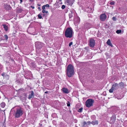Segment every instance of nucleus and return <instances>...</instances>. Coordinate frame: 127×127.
I'll return each mask as SVG.
<instances>
[{
	"label": "nucleus",
	"instance_id": "obj_1",
	"mask_svg": "<svg viewBox=\"0 0 127 127\" xmlns=\"http://www.w3.org/2000/svg\"><path fill=\"white\" fill-rule=\"evenodd\" d=\"M74 73V70L73 66L71 64H69L67 66V74L69 77H71Z\"/></svg>",
	"mask_w": 127,
	"mask_h": 127
},
{
	"label": "nucleus",
	"instance_id": "obj_2",
	"mask_svg": "<svg viewBox=\"0 0 127 127\" xmlns=\"http://www.w3.org/2000/svg\"><path fill=\"white\" fill-rule=\"evenodd\" d=\"M65 35L66 37H71L72 35V29L69 28L67 29L65 32Z\"/></svg>",
	"mask_w": 127,
	"mask_h": 127
},
{
	"label": "nucleus",
	"instance_id": "obj_3",
	"mask_svg": "<svg viewBox=\"0 0 127 127\" xmlns=\"http://www.w3.org/2000/svg\"><path fill=\"white\" fill-rule=\"evenodd\" d=\"M23 113V111L21 108H20L17 109L15 114V117L16 118H19L22 116Z\"/></svg>",
	"mask_w": 127,
	"mask_h": 127
},
{
	"label": "nucleus",
	"instance_id": "obj_4",
	"mask_svg": "<svg viewBox=\"0 0 127 127\" xmlns=\"http://www.w3.org/2000/svg\"><path fill=\"white\" fill-rule=\"evenodd\" d=\"M94 102V100L93 99H87L86 102V106L88 107H90L93 106V104Z\"/></svg>",
	"mask_w": 127,
	"mask_h": 127
},
{
	"label": "nucleus",
	"instance_id": "obj_5",
	"mask_svg": "<svg viewBox=\"0 0 127 127\" xmlns=\"http://www.w3.org/2000/svg\"><path fill=\"white\" fill-rule=\"evenodd\" d=\"M35 44L36 48L38 49H40L44 46L43 43L39 42H36Z\"/></svg>",
	"mask_w": 127,
	"mask_h": 127
},
{
	"label": "nucleus",
	"instance_id": "obj_6",
	"mask_svg": "<svg viewBox=\"0 0 127 127\" xmlns=\"http://www.w3.org/2000/svg\"><path fill=\"white\" fill-rule=\"evenodd\" d=\"M95 45V40L93 38H91L90 39L89 45V46L92 48L94 47Z\"/></svg>",
	"mask_w": 127,
	"mask_h": 127
},
{
	"label": "nucleus",
	"instance_id": "obj_7",
	"mask_svg": "<svg viewBox=\"0 0 127 127\" xmlns=\"http://www.w3.org/2000/svg\"><path fill=\"white\" fill-rule=\"evenodd\" d=\"M92 26V25L88 22L85 23L84 24V29H89Z\"/></svg>",
	"mask_w": 127,
	"mask_h": 127
},
{
	"label": "nucleus",
	"instance_id": "obj_8",
	"mask_svg": "<svg viewBox=\"0 0 127 127\" xmlns=\"http://www.w3.org/2000/svg\"><path fill=\"white\" fill-rule=\"evenodd\" d=\"M106 15L104 13L101 14L100 16V19L102 21H104L106 20Z\"/></svg>",
	"mask_w": 127,
	"mask_h": 127
},
{
	"label": "nucleus",
	"instance_id": "obj_9",
	"mask_svg": "<svg viewBox=\"0 0 127 127\" xmlns=\"http://www.w3.org/2000/svg\"><path fill=\"white\" fill-rule=\"evenodd\" d=\"M112 88H114V90H116L119 88V84L117 83H115L113 85Z\"/></svg>",
	"mask_w": 127,
	"mask_h": 127
},
{
	"label": "nucleus",
	"instance_id": "obj_10",
	"mask_svg": "<svg viewBox=\"0 0 127 127\" xmlns=\"http://www.w3.org/2000/svg\"><path fill=\"white\" fill-rule=\"evenodd\" d=\"M30 94L28 97V98L29 99H30L31 98L33 97L34 96V93L33 91H31Z\"/></svg>",
	"mask_w": 127,
	"mask_h": 127
},
{
	"label": "nucleus",
	"instance_id": "obj_11",
	"mask_svg": "<svg viewBox=\"0 0 127 127\" xmlns=\"http://www.w3.org/2000/svg\"><path fill=\"white\" fill-rule=\"evenodd\" d=\"M4 7L7 10H10L11 7L9 5L4 4Z\"/></svg>",
	"mask_w": 127,
	"mask_h": 127
},
{
	"label": "nucleus",
	"instance_id": "obj_12",
	"mask_svg": "<svg viewBox=\"0 0 127 127\" xmlns=\"http://www.w3.org/2000/svg\"><path fill=\"white\" fill-rule=\"evenodd\" d=\"M62 90L64 93L67 94L69 93L68 90L67 89L65 88H63L62 89Z\"/></svg>",
	"mask_w": 127,
	"mask_h": 127
},
{
	"label": "nucleus",
	"instance_id": "obj_13",
	"mask_svg": "<svg viewBox=\"0 0 127 127\" xmlns=\"http://www.w3.org/2000/svg\"><path fill=\"white\" fill-rule=\"evenodd\" d=\"M91 123L93 125H97L98 124V122L96 120L95 121H93L91 122Z\"/></svg>",
	"mask_w": 127,
	"mask_h": 127
},
{
	"label": "nucleus",
	"instance_id": "obj_14",
	"mask_svg": "<svg viewBox=\"0 0 127 127\" xmlns=\"http://www.w3.org/2000/svg\"><path fill=\"white\" fill-rule=\"evenodd\" d=\"M107 43L108 45L111 47L112 46V45L111 43V41L109 39H108L107 40Z\"/></svg>",
	"mask_w": 127,
	"mask_h": 127
},
{
	"label": "nucleus",
	"instance_id": "obj_15",
	"mask_svg": "<svg viewBox=\"0 0 127 127\" xmlns=\"http://www.w3.org/2000/svg\"><path fill=\"white\" fill-rule=\"evenodd\" d=\"M119 84V88L123 87L124 86V83H123L121 82Z\"/></svg>",
	"mask_w": 127,
	"mask_h": 127
},
{
	"label": "nucleus",
	"instance_id": "obj_16",
	"mask_svg": "<svg viewBox=\"0 0 127 127\" xmlns=\"http://www.w3.org/2000/svg\"><path fill=\"white\" fill-rule=\"evenodd\" d=\"M116 120V119L115 118H112L110 120V122L111 123L113 124L114 123Z\"/></svg>",
	"mask_w": 127,
	"mask_h": 127
},
{
	"label": "nucleus",
	"instance_id": "obj_17",
	"mask_svg": "<svg viewBox=\"0 0 127 127\" xmlns=\"http://www.w3.org/2000/svg\"><path fill=\"white\" fill-rule=\"evenodd\" d=\"M66 2L68 3V5H71L73 3L72 2L70 1V0H67Z\"/></svg>",
	"mask_w": 127,
	"mask_h": 127
},
{
	"label": "nucleus",
	"instance_id": "obj_18",
	"mask_svg": "<svg viewBox=\"0 0 127 127\" xmlns=\"http://www.w3.org/2000/svg\"><path fill=\"white\" fill-rule=\"evenodd\" d=\"M91 122L90 121H88L87 122H84L83 123V125L84 126L85 125H90L91 124Z\"/></svg>",
	"mask_w": 127,
	"mask_h": 127
},
{
	"label": "nucleus",
	"instance_id": "obj_19",
	"mask_svg": "<svg viewBox=\"0 0 127 127\" xmlns=\"http://www.w3.org/2000/svg\"><path fill=\"white\" fill-rule=\"evenodd\" d=\"M72 13H72V11H70V13H69V18H70L72 17L73 16Z\"/></svg>",
	"mask_w": 127,
	"mask_h": 127
},
{
	"label": "nucleus",
	"instance_id": "obj_20",
	"mask_svg": "<svg viewBox=\"0 0 127 127\" xmlns=\"http://www.w3.org/2000/svg\"><path fill=\"white\" fill-rule=\"evenodd\" d=\"M3 26L5 30V31H7L8 30V27L7 26L5 25H3Z\"/></svg>",
	"mask_w": 127,
	"mask_h": 127
},
{
	"label": "nucleus",
	"instance_id": "obj_21",
	"mask_svg": "<svg viewBox=\"0 0 127 127\" xmlns=\"http://www.w3.org/2000/svg\"><path fill=\"white\" fill-rule=\"evenodd\" d=\"M2 108H4L5 106V104L4 102L1 103L0 104Z\"/></svg>",
	"mask_w": 127,
	"mask_h": 127
},
{
	"label": "nucleus",
	"instance_id": "obj_22",
	"mask_svg": "<svg viewBox=\"0 0 127 127\" xmlns=\"http://www.w3.org/2000/svg\"><path fill=\"white\" fill-rule=\"evenodd\" d=\"M77 19V23H79L80 21V18L79 17L77 18L75 20V21H76V20Z\"/></svg>",
	"mask_w": 127,
	"mask_h": 127
},
{
	"label": "nucleus",
	"instance_id": "obj_23",
	"mask_svg": "<svg viewBox=\"0 0 127 127\" xmlns=\"http://www.w3.org/2000/svg\"><path fill=\"white\" fill-rule=\"evenodd\" d=\"M114 90V88H112V87H111V89L109 90V92L110 93H111L113 92Z\"/></svg>",
	"mask_w": 127,
	"mask_h": 127
},
{
	"label": "nucleus",
	"instance_id": "obj_24",
	"mask_svg": "<svg viewBox=\"0 0 127 127\" xmlns=\"http://www.w3.org/2000/svg\"><path fill=\"white\" fill-rule=\"evenodd\" d=\"M83 109V108L81 107L78 110V112H81L82 111Z\"/></svg>",
	"mask_w": 127,
	"mask_h": 127
},
{
	"label": "nucleus",
	"instance_id": "obj_25",
	"mask_svg": "<svg viewBox=\"0 0 127 127\" xmlns=\"http://www.w3.org/2000/svg\"><path fill=\"white\" fill-rule=\"evenodd\" d=\"M121 30H118L116 31V32L117 34H119L121 32Z\"/></svg>",
	"mask_w": 127,
	"mask_h": 127
},
{
	"label": "nucleus",
	"instance_id": "obj_26",
	"mask_svg": "<svg viewBox=\"0 0 127 127\" xmlns=\"http://www.w3.org/2000/svg\"><path fill=\"white\" fill-rule=\"evenodd\" d=\"M115 2L113 1H111L110 2V4L111 5H114V4Z\"/></svg>",
	"mask_w": 127,
	"mask_h": 127
},
{
	"label": "nucleus",
	"instance_id": "obj_27",
	"mask_svg": "<svg viewBox=\"0 0 127 127\" xmlns=\"http://www.w3.org/2000/svg\"><path fill=\"white\" fill-rule=\"evenodd\" d=\"M4 37H5V39L7 40L8 38V36L7 35H4Z\"/></svg>",
	"mask_w": 127,
	"mask_h": 127
},
{
	"label": "nucleus",
	"instance_id": "obj_28",
	"mask_svg": "<svg viewBox=\"0 0 127 127\" xmlns=\"http://www.w3.org/2000/svg\"><path fill=\"white\" fill-rule=\"evenodd\" d=\"M38 17L39 19H41L42 18V16L40 14H39L38 15Z\"/></svg>",
	"mask_w": 127,
	"mask_h": 127
},
{
	"label": "nucleus",
	"instance_id": "obj_29",
	"mask_svg": "<svg viewBox=\"0 0 127 127\" xmlns=\"http://www.w3.org/2000/svg\"><path fill=\"white\" fill-rule=\"evenodd\" d=\"M112 20L113 21H115L116 20V18L115 17H113Z\"/></svg>",
	"mask_w": 127,
	"mask_h": 127
},
{
	"label": "nucleus",
	"instance_id": "obj_30",
	"mask_svg": "<svg viewBox=\"0 0 127 127\" xmlns=\"http://www.w3.org/2000/svg\"><path fill=\"white\" fill-rule=\"evenodd\" d=\"M67 106H70V103L69 102V101H68L67 102Z\"/></svg>",
	"mask_w": 127,
	"mask_h": 127
},
{
	"label": "nucleus",
	"instance_id": "obj_31",
	"mask_svg": "<svg viewBox=\"0 0 127 127\" xmlns=\"http://www.w3.org/2000/svg\"><path fill=\"white\" fill-rule=\"evenodd\" d=\"M22 10L21 9L19 8L18 9V11L19 12H21Z\"/></svg>",
	"mask_w": 127,
	"mask_h": 127
},
{
	"label": "nucleus",
	"instance_id": "obj_32",
	"mask_svg": "<svg viewBox=\"0 0 127 127\" xmlns=\"http://www.w3.org/2000/svg\"><path fill=\"white\" fill-rule=\"evenodd\" d=\"M65 7V6L64 5H63L62 6V8L64 9Z\"/></svg>",
	"mask_w": 127,
	"mask_h": 127
},
{
	"label": "nucleus",
	"instance_id": "obj_33",
	"mask_svg": "<svg viewBox=\"0 0 127 127\" xmlns=\"http://www.w3.org/2000/svg\"><path fill=\"white\" fill-rule=\"evenodd\" d=\"M45 5H44L42 7V9L43 10H44V9H45Z\"/></svg>",
	"mask_w": 127,
	"mask_h": 127
},
{
	"label": "nucleus",
	"instance_id": "obj_34",
	"mask_svg": "<svg viewBox=\"0 0 127 127\" xmlns=\"http://www.w3.org/2000/svg\"><path fill=\"white\" fill-rule=\"evenodd\" d=\"M45 7L49 8L50 7L49 5L48 4H46L44 5Z\"/></svg>",
	"mask_w": 127,
	"mask_h": 127
},
{
	"label": "nucleus",
	"instance_id": "obj_35",
	"mask_svg": "<svg viewBox=\"0 0 127 127\" xmlns=\"http://www.w3.org/2000/svg\"><path fill=\"white\" fill-rule=\"evenodd\" d=\"M72 44V42H71L69 44V46H70Z\"/></svg>",
	"mask_w": 127,
	"mask_h": 127
},
{
	"label": "nucleus",
	"instance_id": "obj_36",
	"mask_svg": "<svg viewBox=\"0 0 127 127\" xmlns=\"http://www.w3.org/2000/svg\"><path fill=\"white\" fill-rule=\"evenodd\" d=\"M2 68V66L0 64V71L1 70Z\"/></svg>",
	"mask_w": 127,
	"mask_h": 127
},
{
	"label": "nucleus",
	"instance_id": "obj_37",
	"mask_svg": "<svg viewBox=\"0 0 127 127\" xmlns=\"http://www.w3.org/2000/svg\"><path fill=\"white\" fill-rule=\"evenodd\" d=\"M20 81L19 79H17L16 81L17 83H19Z\"/></svg>",
	"mask_w": 127,
	"mask_h": 127
},
{
	"label": "nucleus",
	"instance_id": "obj_38",
	"mask_svg": "<svg viewBox=\"0 0 127 127\" xmlns=\"http://www.w3.org/2000/svg\"><path fill=\"white\" fill-rule=\"evenodd\" d=\"M45 11L44 10H42V12L43 13H44L45 12Z\"/></svg>",
	"mask_w": 127,
	"mask_h": 127
},
{
	"label": "nucleus",
	"instance_id": "obj_39",
	"mask_svg": "<svg viewBox=\"0 0 127 127\" xmlns=\"http://www.w3.org/2000/svg\"><path fill=\"white\" fill-rule=\"evenodd\" d=\"M92 117L94 119H95V116L94 115L92 116Z\"/></svg>",
	"mask_w": 127,
	"mask_h": 127
},
{
	"label": "nucleus",
	"instance_id": "obj_40",
	"mask_svg": "<svg viewBox=\"0 0 127 127\" xmlns=\"http://www.w3.org/2000/svg\"><path fill=\"white\" fill-rule=\"evenodd\" d=\"M31 7H32V9H34V7L33 6H31Z\"/></svg>",
	"mask_w": 127,
	"mask_h": 127
},
{
	"label": "nucleus",
	"instance_id": "obj_41",
	"mask_svg": "<svg viewBox=\"0 0 127 127\" xmlns=\"http://www.w3.org/2000/svg\"><path fill=\"white\" fill-rule=\"evenodd\" d=\"M45 12L46 13H48V11H45Z\"/></svg>",
	"mask_w": 127,
	"mask_h": 127
},
{
	"label": "nucleus",
	"instance_id": "obj_42",
	"mask_svg": "<svg viewBox=\"0 0 127 127\" xmlns=\"http://www.w3.org/2000/svg\"><path fill=\"white\" fill-rule=\"evenodd\" d=\"M38 8L39 10H41V9L39 7H38Z\"/></svg>",
	"mask_w": 127,
	"mask_h": 127
},
{
	"label": "nucleus",
	"instance_id": "obj_43",
	"mask_svg": "<svg viewBox=\"0 0 127 127\" xmlns=\"http://www.w3.org/2000/svg\"><path fill=\"white\" fill-rule=\"evenodd\" d=\"M20 3H21L22 2V0H20Z\"/></svg>",
	"mask_w": 127,
	"mask_h": 127
},
{
	"label": "nucleus",
	"instance_id": "obj_44",
	"mask_svg": "<svg viewBox=\"0 0 127 127\" xmlns=\"http://www.w3.org/2000/svg\"><path fill=\"white\" fill-rule=\"evenodd\" d=\"M45 93H48V92H46Z\"/></svg>",
	"mask_w": 127,
	"mask_h": 127
},
{
	"label": "nucleus",
	"instance_id": "obj_45",
	"mask_svg": "<svg viewBox=\"0 0 127 127\" xmlns=\"http://www.w3.org/2000/svg\"><path fill=\"white\" fill-rule=\"evenodd\" d=\"M39 125L40 126H42V124H39Z\"/></svg>",
	"mask_w": 127,
	"mask_h": 127
},
{
	"label": "nucleus",
	"instance_id": "obj_46",
	"mask_svg": "<svg viewBox=\"0 0 127 127\" xmlns=\"http://www.w3.org/2000/svg\"><path fill=\"white\" fill-rule=\"evenodd\" d=\"M32 0H30V1H32Z\"/></svg>",
	"mask_w": 127,
	"mask_h": 127
},
{
	"label": "nucleus",
	"instance_id": "obj_47",
	"mask_svg": "<svg viewBox=\"0 0 127 127\" xmlns=\"http://www.w3.org/2000/svg\"><path fill=\"white\" fill-rule=\"evenodd\" d=\"M38 5L39 6H40V5H39V4H38Z\"/></svg>",
	"mask_w": 127,
	"mask_h": 127
},
{
	"label": "nucleus",
	"instance_id": "obj_48",
	"mask_svg": "<svg viewBox=\"0 0 127 127\" xmlns=\"http://www.w3.org/2000/svg\"><path fill=\"white\" fill-rule=\"evenodd\" d=\"M43 16H45V15L44 14H43Z\"/></svg>",
	"mask_w": 127,
	"mask_h": 127
},
{
	"label": "nucleus",
	"instance_id": "obj_49",
	"mask_svg": "<svg viewBox=\"0 0 127 127\" xmlns=\"http://www.w3.org/2000/svg\"><path fill=\"white\" fill-rule=\"evenodd\" d=\"M2 76H3V75L2 74Z\"/></svg>",
	"mask_w": 127,
	"mask_h": 127
},
{
	"label": "nucleus",
	"instance_id": "obj_50",
	"mask_svg": "<svg viewBox=\"0 0 127 127\" xmlns=\"http://www.w3.org/2000/svg\"><path fill=\"white\" fill-rule=\"evenodd\" d=\"M60 0V1H61V0Z\"/></svg>",
	"mask_w": 127,
	"mask_h": 127
}]
</instances>
